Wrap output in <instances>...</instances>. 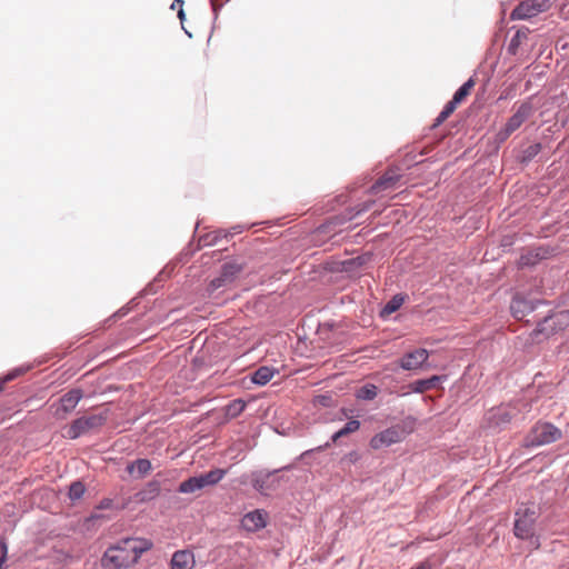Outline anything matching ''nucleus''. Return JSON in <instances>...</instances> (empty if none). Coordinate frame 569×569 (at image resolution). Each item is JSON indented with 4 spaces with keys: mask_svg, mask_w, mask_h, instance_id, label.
I'll return each mask as SVG.
<instances>
[{
    "mask_svg": "<svg viewBox=\"0 0 569 569\" xmlns=\"http://www.w3.org/2000/svg\"><path fill=\"white\" fill-rule=\"evenodd\" d=\"M152 548L147 539L127 538L110 546L101 558L103 569H128L136 565L141 555Z\"/></svg>",
    "mask_w": 569,
    "mask_h": 569,
    "instance_id": "nucleus-1",
    "label": "nucleus"
},
{
    "mask_svg": "<svg viewBox=\"0 0 569 569\" xmlns=\"http://www.w3.org/2000/svg\"><path fill=\"white\" fill-rule=\"evenodd\" d=\"M227 471L224 469H212L206 473H201L199 476L190 477L189 479L182 481L179 485L178 491L180 493H193L198 490H201L206 487H211L217 485L220 480L223 479Z\"/></svg>",
    "mask_w": 569,
    "mask_h": 569,
    "instance_id": "nucleus-2",
    "label": "nucleus"
},
{
    "mask_svg": "<svg viewBox=\"0 0 569 569\" xmlns=\"http://www.w3.org/2000/svg\"><path fill=\"white\" fill-rule=\"evenodd\" d=\"M536 506L520 507L516 512L515 535L520 539H529L535 535V525L538 518Z\"/></svg>",
    "mask_w": 569,
    "mask_h": 569,
    "instance_id": "nucleus-3",
    "label": "nucleus"
},
{
    "mask_svg": "<svg viewBox=\"0 0 569 569\" xmlns=\"http://www.w3.org/2000/svg\"><path fill=\"white\" fill-rule=\"evenodd\" d=\"M557 0H523L512 10V20H527L548 11Z\"/></svg>",
    "mask_w": 569,
    "mask_h": 569,
    "instance_id": "nucleus-4",
    "label": "nucleus"
},
{
    "mask_svg": "<svg viewBox=\"0 0 569 569\" xmlns=\"http://www.w3.org/2000/svg\"><path fill=\"white\" fill-rule=\"evenodd\" d=\"M533 113V107L529 101L522 102L516 112L508 119L505 127L497 133L499 142L506 141L511 133L521 127V124Z\"/></svg>",
    "mask_w": 569,
    "mask_h": 569,
    "instance_id": "nucleus-5",
    "label": "nucleus"
},
{
    "mask_svg": "<svg viewBox=\"0 0 569 569\" xmlns=\"http://www.w3.org/2000/svg\"><path fill=\"white\" fill-rule=\"evenodd\" d=\"M107 417L103 415H91L76 419L66 431V437L77 439L90 430L104 425Z\"/></svg>",
    "mask_w": 569,
    "mask_h": 569,
    "instance_id": "nucleus-6",
    "label": "nucleus"
},
{
    "mask_svg": "<svg viewBox=\"0 0 569 569\" xmlns=\"http://www.w3.org/2000/svg\"><path fill=\"white\" fill-rule=\"evenodd\" d=\"M243 266L237 261L226 262L222 266L219 277L212 279L208 284L207 291L211 295L220 288H224L234 282L242 272Z\"/></svg>",
    "mask_w": 569,
    "mask_h": 569,
    "instance_id": "nucleus-7",
    "label": "nucleus"
},
{
    "mask_svg": "<svg viewBox=\"0 0 569 569\" xmlns=\"http://www.w3.org/2000/svg\"><path fill=\"white\" fill-rule=\"evenodd\" d=\"M561 438V430L551 423H538L536 425L530 435L528 441L531 446H542L555 442Z\"/></svg>",
    "mask_w": 569,
    "mask_h": 569,
    "instance_id": "nucleus-8",
    "label": "nucleus"
},
{
    "mask_svg": "<svg viewBox=\"0 0 569 569\" xmlns=\"http://www.w3.org/2000/svg\"><path fill=\"white\" fill-rule=\"evenodd\" d=\"M429 353L426 349H416L400 359V367L405 370H417L427 361Z\"/></svg>",
    "mask_w": 569,
    "mask_h": 569,
    "instance_id": "nucleus-9",
    "label": "nucleus"
},
{
    "mask_svg": "<svg viewBox=\"0 0 569 569\" xmlns=\"http://www.w3.org/2000/svg\"><path fill=\"white\" fill-rule=\"evenodd\" d=\"M266 519L267 513L264 511L254 510L243 516L241 519V526L247 531L254 532L266 527Z\"/></svg>",
    "mask_w": 569,
    "mask_h": 569,
    "instance_id": "nucleus-10",
    "label": "nucleus"
},
{
    "mask_svg": "<svg viewBox=\"0 0 569 569\" xmlns=\"http://www.w3.org/2000/svg\"><path fill=\"white\" fill-rule=\"evenodd\" d=\"M441 379H442V377H440V376H432L428 379L417 380V381L411 382L407 387L408 390H403L405 388H401L400 390H397L396 392L400 393V395H407V393H410L411 391L422 393L425 391L436 388V386L441 381Z\"/></svg>",
    "mask_w": 569,
    "mask_h": 569,
    "instance_id": "nucleus-11",
    "label": "nucleus"
},
{
    "mask_svg": "<svg viewBox=\"0 0 569 569\" xmlns=\"http://www.w3.org/2000/svg\"><path fill=\"white\" fill-rule=\"evenodd\" d=\"M194 556L189 550H178L171 558V569H192L194 567Z\"/></svg>",
    "mask_w": 569,
    "mask_h": 569,
    "instance_id": "nucleus-12",
    "label": "nucleus"
},
{
    "mask_svg": "<svg viewBox=\"0 0 569 569\" xmlns=\"http://www.w3.org/2000/svg\"><path fill=\"white\" fill-rule=\"evenodd\" d=\"M416 428V419L407 417L396 427H393V442L401 440L407 435L411 433Z\"/></svg>",
    "mask_w": 569,
    "mask_h": 569,
    "instance_id": "nucleus-13",
    "label": "nucleus"
},
{
    "mask_svg": "<svg viewBox=\"0 0 569 569\" xmlns=\"http://www.w3.org/2000/svg\"><path fill=\"white\" fill-rule=\"evenodd\" d=\"M81 398L82 391L80 389L70 390L64 396H62L60 400L62 410L64 412L72 411L78 405V402L81 400Z\"/></svg>",
    "mask_w": 569,
    "mask_h": 569,
    "instance_id": "nucleus-14",
    "label": "nucleus"
},
{
    "mask_svg": "<svg viewBox=\"0 0 569 569\" xmlns=\"http://www.w3.org/2000/svg\"><path fill=\"white\" fill-rule=\"evenodd\" d=\"M160 493L159 481H150L144 489L137 493L138 500L141 502L154 499Z\"/></svg>",
    "mask_w": 569,
    "mask_h": 569,
    "instance_id": "nucleus-15",
    "label": "nucleus"
},
{
    "mask_svg": "<svg viewBox=\"0 0 569 569\" xmlns=\"http://www.w3.org/2000/svg\"><path fill=\"white\" fill-rule=\"evenodd\" d=\"M391 445V430L386 429L376 436H373L370 440V447L375 450H379L383 447H388Z\"/></svg>",
    "mask_w": 569,
    "mask_h": 569,
    "instance_id": "nucleus-16",
    "label": "nucleus"
},
{
    "mask_svg": "<svg viewBox=\"0 0 569 569\" xmlns=\"http://www.w3.org/2000/svg\"><path fill=\"white\" fill-rule=\"evenodd\" d=\"M276 371L269 367H260L252 375V381L256 385L264 386L267 385L274 376Z\"/></svg>",
    "mask_w": 569,
    "mask_h": 569,
    "instance_id": "nucleus-17",
    "label": "nucleus"
},
{
    "mask_svg": "<svg viewBox=\"0 0 569 569\" xmlns=\"http://www.w3.org/2000/svg\"><path fill=\"white\" fill-rule=\"evenodd\" d=\"M246 408V402L242 399H234L224 407L226 417L229 419L240 416Z\"/></svg>",
    "mask_w": 569,
    "mask_h": 569,
    "instance_id": "nucleus-18",
    "label": "nucleus"
},
{
    "mask_svg": "<svg viewBox=\"0 0 569 569\" xmlns=\"http://www.w3.org/2000/svg\"><path fill=\"white\" fill-rule=\"evenodd\" d=\"M360 428V421L353 419V420H350L348 421L340 430H338L337 432H335L331 437V441L332 442H337L338 439L342 438V437H346L350 433H353L356 431H358Z\"/></svg>",
    "mask_w": 569,
    "mask_h": 569,
    "instance_id": "nucleus-19",
    "label": "nucleus"
},
{
    "mask_svg": "<svg viewBox=\"0 0 569 569\" xmlns=\"http://www.w3.org/2000/svg\"><path fill=\"white\" fill-rule=\"evenodd\" d=\"M151 462L148 459H138L130 466H128L129 473L137 471L139 477H143L151 470Z\"/></svg>",
    "mask_w": 569,
    "mask_h": 569,
    "instance_id": "nucleus-20",
    "label": "nucleus"
},
{
    "mask_svg": "<svg viewBox=\"0 0 569 569\" xmlns=\"http://www.w3.org/2000/svg\"><path fill=\"white\" fill-rule=\"evenodd\" d=\"M475 84L476 81L473 78H470L468 81H466L453 94L452 99L455 102L460 104L471 93Z\"/></svg>",
    "mask_w": 569,
    "mask_h": 569,
    "instance_id": "nucleus-21",
    "label": "nucleus"
},
{
    "mask_svg": "<svg viewBox=\"0 0 569 569\" xmlns=\"http://www.w3.org/2000/svg\"><path fill=\"white\" fill-rule=\"evenodd\" d=\"M458 102H455L453 99H451L442 109V111L439 113V116L436 118L435 123L432 124L433 128L440 126L442 122H445L457 109Z\"/></svg>",
    "mask_w": 569,
    "mask_h": 569,
    "instance_id": "nucleus-22",
    "label": "nucleus"
},
{
    "mask_svg": "<svg viewBox=\"0 0 569 569\" xmlns=\"http://www.w3.org/2000/svg\"><path fill=\"white\" fill-rule=\"evenodd\" d=\"M377 395V387L375 385H366L358 389L357 396L363 400H372Z\"/></svg>",
    "mask_w": 569,
    "mask_h": 569,
    "instance_id": "nucleus-23",
    "label": "nucleus"
},
{
    "mask_svg": "<svg viewBox=\"0 0 569 569\" xmlns=\"http://www.w3.org/2000/svg\"><path fill=\"white\" fill-rule=\"evenodd\" d=\"M86 491L84 485L80 481H76L71 483L69 488V498L71 500H78L80 499Z\"/></svg>",
    "mask_w": 569,
    "mask_h": 569,
    "instance_id": "nucleus-24",
    "label": "nucleus"
},
{
    "mask_svg": "<svg viewBox=\"0 0 569 569\" xmlns=\"http://www.w3.org/2000/svg\"><path fill=\"white\" fill-rule=\"evenodd\" d=\"M541 151L540 143H532L522 151V161H530Z\"/></svg>",
    "mask_w": 569,
    "mask_h": 569,
    "instance_id": "nucleus-25",
    "label": "nucleus"
},
{
    "mask_svg": "<svg viewBox=\"0 0 569 569\" xmlns=\"http://www.w3.org/2000/svg\"><path fill=\"white\" fill-rule=\"evenodd\" d=\"M525 301L521 300V299H513L512 303H511V310L513 312V316L518 319H520L523 315L522 310H521V306H525Z\"/></svg>",
    "mask_w": 569,
    "mask_h": 569,
    "instance_id": "nucleus-26",
    "label": "nucleus"
},
{
    "mask_svg": "<svg viewBox=\"0 0 569 569\" xmlns=\"http://www.w3.org/2000/svg\"><path fill=\"white\" fill-rule=\"evenodd\" d=\"M269 476H266V477H262V476H257L252 479V486L253 488L259 491V492H263L264 491V483H266V480Z\"/></svg>",
    "mask_w": 569,
    "mask_h": 569,
    "instance_id": "nucleus-27",
    "label": "nucleus"
},
{
    "mask_svg": "<svg viewBox=\"0 0 569 569\" xmlns=\"http://www.w3.org/2000/svg\"><path fill=\"white\" fill-rule=\"evenodd\" d=\"M8 555V546L4 539H0V565H4Z\"/></svg>",
    "mask_w": 569,
    "mask_h": 569,
    "instance_id": "nucleus-28",
    "label": "nucleus"
},
{
    "mask_svg": "<svg viewBox=\"0 0 569 569\" xmlns=\"http://www.w3.org/2000/svg\"><path fill=\"white\" fill-rule=\"evenodd\" d=\"M22 372H23L22 370H18V369H17V370H14V371H12V372L8 373V375L4 377V379L0 382V391H2V389H3V383H4V382L13 380L16 377H18V376L22 375Z\"/></svg>",
    "mask_w": 569,
    "mask_h": 569,
    "instance_id": "nucleus-29",
    "label": "nucleus"
},
{
    "mask_svg": "<svg viewBox=\"0 0 569 569\" xmlns=\"http://www.w3.org/2000/svg\"><path fill=\"white\" fill-rule=\"evenodd\" d=\"M387 184V180L386 179H381L379 181H377L373 186H372V191L373 192H378L379 190L383 189Z\"/></svg>",
    "mask_w": 569,
    "mask_h": 569,
    "instance_id": "nucleus-30",
    "label": "nucleus"
},
{
    "mask_svg": "<svg viewBox=\"0 0 569 569\" xmlns=\"http://www.w3.org/2000/svg\"><path fill=\"white\" fill-rule=\"evenodd\" d=\"M403 297L399 295L393 296V311H396L403 303Z\"/></svg>",
    "mask_w": 569,
    "mask_h": 569,
    "instance_id": "nucleus-31",
    "label": "nucleus"
},
{
    "mask_svg": "<svg viewBox=\"0 0 569 569\" xmlns=\"http://www.w3.org/2000/svg\"><path fill=\"white\" fill-rule=\"evenodd\" d=\"M522 34L520 31H518L515 37L511 39L510 47L516 48L520 43Z\"/></svg>",
    "mask_w": 569,
    "mask_h": 569,
    "instance_id": "nucleus-32",
    "label": "nucleus"
},
{
    "mask_svg": "<svg viewBox=\"0 0 569 569\" xmlns=\"http://www.w3.org/2000/svg\"><path fill=\"white\" fill-rule=\"evenodd\" d=\"M391 315V300L388 301L385 307L382 308L381 310V316L382 317H388Z\"/></svg>",
    "mask_w": 569,
    "mask_h": 569,
    "instance_id": "nucleus-33",
    "label": "nucleus"
},
{
    "mask_svg": "<svg viewBox=\"0 0 569 569\" xmlns=\"http://www.w3.org/2000/svg\"><path fill=\"white\" fill-rule=\"evenodd\" d=\"M365 209H366V208H362V209L358 210V211H357L356 213H353V214H348V217H347V218H343V220H342V221H346V220H352L353 218H356V217H357L361 211H363Z\"/></svg>",
    "mask_w": 569,
    "mask_h": 569,
    "instance_id": "nucleus-34",
    "label": "nucleus"
},
{
    "mask_svg": "<svg viewBox=\"0 0 569 569\" xmlns=\"http://www.w3.org/2000/svg\"><path fill=\"white\" fill-rule=\"evenodd\" d=\"M412 569H431V568H430V565H428V563H420L419 566H417L416 568H412Z\"/></svg>",
    "mask_w": 569,
    "mask_h": 569,
    "instance_id": "nucleus-35",
    "label": "nucleus"
},
{
    "mask_svg": "<svg viewBox=\"0 0 569 569\" xmlns=\"http://www.w3.org/2000/svg\"><path fill=\"white\" fill-rule=\"evenodd\" d=\"M349 457H350V460H351V461H355V460H357V457H358V456H357V453H356V452H351V453H349Z\"/></svg>",
    "mask_w": 569,
    "mask_h": 569,
    "instance_id": "nucleus-36",
    "label": "nucleus"
},
{
    "mask_svg": "<svg viewBox=\"0 0 569 569\" xmlns=\"http://www.w3.org/2000/svg\"><path fill=\"white\" fill-rule=\"evenodd\" d=\"M330 445H331L330 442H327L323 446H319L318 449L321 450V449H325V448H329Z\"/></svg>",
    "mask_w": 569,
    "mask_h": 569,
    "instance_id": "nucleus-37",
    "label": "nucleus"
},
{
    "mask_svg": "<svg viewBox=\"0 0 569 569\" xmlns=\"http://www.w3.org/2000/svg\"><path fill=\"white\" fill-rule=\"evenodd\" d=\"M110 503H111V501H109V500H108L106 503H102V505H101V508L109 507V505H110Z\"/></svg>",
    "mask_w": 569,
    "mask_h": 569,
    "instance_id": "nucleus-38",
    "label": "nucleus"
},
{
    "mask_svg": "<svg viewBox=\"0 0 569 569\" xmlns=\"http://www.w3.org/2000/svg\"><path fill=\"white\" fill-rule=\"evenodd\" d=\"M399 212H400V210H398V209H397V210H393V211H392L393 217H397V216L399 214Z\"/></svg>",
    "mask_w": 569,
    "mask_h": 569,
    "instance_id": "nucleus-39",
    "label": "nucleus"
},
{
    "mask_svg": "<svg viewBox=\"0 0 569 569\" xmlns=\"http://www.w3.org/2000/svg\"><path fill=\"white\" fill-rule=\"evenodd\" d=\"M183 16H184V13H183V10L181 9V10L179 11V18H180V19H182V18H183Z\"/></svg>",
    "mask_w": 569,
    "mask_h": 569,
    "instance_id": "nucleus-40",
    "label": "nucleus"
},
{
    "mask_svg": "<svg viewBox=\"0 0 569 569\" xmlns=\"http://www.w3.org/2000/svg\"><path fill=\"white\" fill-rule=\"evenodd\" d=\"M386 177H388V173H385V177H383V179H386V180H387V182H388V181H389V179H388V178H386Z\"/></svg>",
    "mask_w": 569,
    "mask_h": 569,
    "instance_id": "nucleus-41",
    "label": "nucleus"
},
{
    "mask_svg": "<svg viewBox=\"0 0 569 569\" xmlns=\"http://www.w3.org/2000/svg\"><path fill=\"white\" fill-rule=\"evenodd\" d=\"M0 569H4V567L2 565H0Z\"/></svg>",
    "mask_w": 569,
    "mask_h": 569,
    "instance_id": "nucleus-42",
    "label": "nucleus"
}]
</instances>
